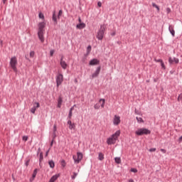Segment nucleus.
Masks as SVG:
<instances>
[{
    "label": "nucleus",
    "instance_id": "f257e3e1",
    "mask_svg": "<svg viewBox=\"0 0 182 182\" xmlns=\"http://www.w3.org/2000/svg\"><path fill=\"white\" fill-rule=\"evenodd\" d=\"M46 26V23L45 21L40 22L38 23V39L41 41V43L45 42V27Z\"/></svg>",
    "mask_w": 182,
    "mask_h": 182
},
{
    "label": "nucleus",
    "instance_id": "f03ea898",
    "mask_svg": "<svg viewBox=\"0 0 182 182\" xmlns=\"http://www.w3.org/2000/svg\"><path fill=\"white\" fill-rule=\"evenodd\" d=\"M120 136V130L117 131L112 136L107 139V144H114Z\"/></svg>",
    "mask_w": 182,
    "mask_h": 182
},
{
    "label": "nucleus",
    "instance_id": "7ed1b4c3",
    "mask_svg": "<svg viewBox=\"0 0 182 182\" xmlns=\"http://www.w3.org/2000/svg\"><path fill=\"white\" fill-rule=\"evenodd\" d=\"M17 65L18 59L15 56L12 57L10 60V66L11 69H13L14 72H15V73H18V68H16Z\"/></svg>",
    "mask_w": 182,
    "mask_h": 182
},
{
    "label": "nucleus",
    "instance_id": "20e7f679",
    "mask_svg": "<svg viewBox=\"0 0 182 182\" xmlns=\"http://www.w3.org/2000/svg\"><path fill=\"white\" fill-rule=\"evenodd\" d=\"M105 31H106V25L103 24L100 26V30L98 31L97 38L99 41H102L103 39V36L105 35Z\"/></svg>",
    "mask_w": 182,
    "mask_h": 182
},
{
    "label": "nucleus",
    "instance_id": "39448f33",
    "mask_svg": "<svg viewBox=\"0 0 182 182\" xmlns=\"http://www.w3.org/2000/svg\"><path fill=\"white\" fill-rule=\"evenodd\" d=\"M73 159L74 160L75 164H79L80 161H82V159H83V154L80 152H77V155H74L73 156Z\"/></svg>",
    "mask_w": 182,
    "mask_h": 182
},
{
    "label": "nucleus",
    "instance_id": "423d86ee",
    "mask_svg": "<svg viewBox=\"0 0 182 182\" xmlns=\"http://www.w3.org/2000/svg\"><path fill=\"white\" fill-rule=\"evenodd\" d=\"M150 130L146 128L139 129L135 132V134H136L137 136H143V134H150Z\"/></svg>",
    "mask_w": 182,
    "mask_h": 182
},
{
    "label": "nucleus",
    "instance_id": "0eeeda50",
    "mask_svg": "<svg viewBox=\"0 0 182 182\" xmlns=\"http://www.w3.org/2000/svg\"><path fill=\"white\" fill-rule=\"evenodd\" d=\"M63 82V75L58 74L56 77L57 87H59V86L62 85Z\"/></svg>",
    "mask_w": 182,
    "mask_h": 182
},
{
    "label": "nucleus",
    "instance_id": "6e6552de",
    "mask_svg": "<svg viewBox=\"0 0 182 182\" xmlns=\"http://www.w3.org/2000/svg\"><path fill=\"white\" fill-rule=\"evenodd\" d=\"M120 122H121V120H120V116L114 115V119H113V124H114V126H119Z\"/></svg>",
    "mask_w": 182,
    "mask_h": 182
},
{
    "label": "nucleus",
    "instance_id": "1a4fd4ad",
    "mask_svg": "<svg viewBox=\"0 0 182 182\" xmlns=\"http://www.w3.org/2000/svg\"><path fill=\"white\" fill-rule=\"evenodd\" d=\"M39 102H34L33 107L31 109V112L35 114V112H36V109L40 107Z\"/></svg>",
    "mask_w": 182,
    "mask_h": 182
},
{
    "label": "nucleus",
    "instance_id": "9d476101",
    "mask_svg": "<svg viewBox=\"0 0 182 182\" xmlns=\"http://www.w3.org/2000/svg\"><path fill=\"white\" fill-rule=\"evenodd\" d=\"M60 65L61 68H63L64 70L67 69L68 68V63H66V62L63 60V56H62L60 58Z\"/></svg>",
    "mask_w": 182,
    "mask_h": 182
},
{
    "label": "nucleus",
    "instance_id": "9b49d317",
    "mask_svg": "<svg viewBox=\"0 0 182 182\" xmlns=\"http://www.w3.org/2000/svg\"><path fill=\"white\" fill-rule=\"evenodd\" d=\"M100 63V61L96 58H94L90 61V66H95L96 65H99Z\"/></svg>",
    "mask_w": 182,
    "mask_h": 182
},
{
    "label": "nucleus",
    "instance_id": "f8f14e48",
    "mask_svg": "<svg viewBox=\"0 0 182 182\" xmlns=\"http://www.w3.org/2000/svg\"><path fill=\"white\" fill-rule=\"evenodd\" d=\"M68 124L69 126L68 127L70 130H75V129H76V125L75 124V123H72L71 120L68 121Z\"/></svg>",
    "mask_w": 182,
    "mask_h": 182
},
{
    "label": "nucleus",
    "instance_id": "ddd939ff",
    "mask_svg": "<svg viewBox=\"0 0 182 182\" xmlns=\"http://www.w3.org/2000/svg\"><path fill=\"white\" fill-rule=\"evenodd\" d=\"M99 73H100V67L97 68L96 71L92 75V77H97V76H99Z\"/></svg>",
    "mask_w": 182,
    "mask_h": 182
},
{
    "label": "nucleus",
    "instance_id": "4468645a",
    "mask_svg": "<svg viewBox=\"0 0 182 182\" xmlns=\"http://www.w3.org/2000/svg\"><path fill=\"white\" fill-rule=\"evenodd\" d=\"M169 63H171V65L178 63V59L176 58H169Z\"/></svg>",
    "mask_w": 182,
    "mask_h": 182
},
{
    "label": "nucleus",
    "instance_id": "2eb2a0df",
    "mask_svg": "<svg viewBox=\"0 0 182 182\" xmlns=\"http://www.w3.org/2000/svg\"><path fill=\"white\" fill-rule=\"evenodd\" d=\"M77 29H83L86 28V24L85 23H80L76 26Z\"/></svg>",
    "mask_w": 182,
    "mask_h": 182
},
{
    "label": "nucleus",
    "instance_id": "dca6fc26",
    "mask_svg": "<svg viewBox=\"0 0 182 182\" xmlns=\"http://www.w3.org/2000/svg\"><path fill=\"white\" fill-rule=\"evenodd\" d=\"M63 102V100L62 99V97H60L58 100V107H59V108L62 107Z\"/></svg>",
    "mask_w": 182,
    "mask_h": 182
},
{
    "label": "nucleus",
    "instance_id": "f3484780",
    "mask_svg": "<svg viewBox=\"0 0 182 182\" xmlns=\"http://www.w3.org/2000/svg\"><path fill=\"white\" fill-rule=\"evenodd\" d=\"M36 174H38V169H35L32 176V178L30 179V181L35 180V177H36Z\"/></svg>",
    "mask_w": 182,
    "mask_h": 182
},
{
    "label": "nucleus",
    "instance_id": "a211bd4d",
    "mask_svg": "<svg viewBox=\"0 0 182 182\" xmlns=\"http://www.w3.org/2000/svg\"><path fill=\"white\" fill-rule=\"evenodd\" d=\"M168 30H169V32H171L172 36H174L176 33V32L174 31V28L171 26H169Z\"/></svg>",
    "mask_w": 182,
    "mask_h": 182
},
{
    "label": "nucleus",
    "instance_id": "6ab92c4d",
    "mask_svg": "<svg viewBox=\"0 0 182 182\" xmlns=\"http://www.w3.org/2000/svg\"><path fill=\"white\" fill-rule=\"evenodd\" d=\"M48 164L50 167V168H55V162L52 160L48 161Z\"/></svg>",
    "mask_w": 182,
    "mask_h": 182
},
{
    "label": "nucleus",
    "instance_id": "aec40b11",
    "mask_svg": "<svg viewBox=\"0 0 182 182\" xmlns=\"http://www.w3.org/2000/svg\"><path fill=\"white\" fill-rule=\"evenodd\" d=\"M114 160L117 164H120V163H122V159H120V157H115Z\"/></svg>",
    "mask_w": 182,
    "mask_h": 182
},
{
    "label": "nucleus",
    "instance_id": "412c9836",
    "mask_svg": "<svg viewBox=\"0 0 182 182\" xmlns=\"http://www.w3.org/2000/svg\"><path fill=\"white\" fill-rule=\"evenodd\" d=\"M99 103H102L101 104V107H105V99H100V100H99Z\"/></svg>",
    "mask_w": 182,
    "mask_h": 182
},
{
    "label": "nucleus",
    "instance_id": "4be33fe9",
    "mask_svg": "<svg viewBox=\"0 0 182 182\" xmlns=\"http://www.w3.org/2000/svg\"><path fill=\"white\" fill-rule=\"evenodd\" d=\"M38 18L40 19H43V21H45V15L42 12H40L38 14Z\"/></svg>",
    "mask_w": 182,
    "mask_h": 182
},
{
    "label": "nucleus",
    "instance_id": "5701e85b",
    "mask_svg": "<svg viewBox=\"0 0 182 182\" xmlns=\"http://www.w3.org/2000/svg\"><path fill=\"white\" fill-rule=\"evenodd\" d=\"M74 109H75V107H73L70 108V112H69V114H68L69 119H72V112H73Z\"/></svg>",
    "mask_w": 182,
    "mask_h": 182
},
{
    "label": "nucleus",
    "instance_id": "b1692460",
    "mask_svg": "<svg viewBox=\"0 0 182 182\" xmlns=\"http://www.w3.org/2000/svg\"><path fill=\"white\" fill-rule=\"evenodd\" d=\"M98 159L100 160V161H102L105 159V155L102 153H100Z\"/></svg>",
    "mask_w": 182,
    "mask_h": 182
},
{
    "label": "nucleus",
    "instance_id": "393cba45",
    "mask_svg": "<svg viewBox=\"0 0 182 182\" xmlns=\"http://www.w3.org/2000/svg\"><path fill=\"white\" fill-rule=\"evenodd\" d=\"M56 130H57L56 125H54V127H53V139H55V137H56Z\"/></svg>",
    "mask_w": 182,
    "mask_h": 182
},
{
    "label": "nucleus",
    "instance_id": "a878e982",
    "mask_svg": "<svg viewBox=\"0 0 182 182\" xmlns=\"http://www.w3.org/2000/svg\"><path fill=\"white\" fill-rule=\"evenodd\" d=\"M53 21L55 23H58V19L56 18V15L55 14V12L53 14Z\"/></svg>",
    "mask_w": 182,
    "mask_h": 182
},
{
    "label": "nucleus",
    "instance_id": "bb28decb",
    "mask_svg": "<svg viewBox=\"0 0 182 182\" xmlns=\"http://www.w3.org/2000/svg\"><path fill=\"white\" fill-rule=\"evenodd\" d=\"M43 160V153L41 152L40 154V159H39L40 164L41 163H42Z\"/></svg>",
    "mask_w": 182,
    "mask_h": 182
},
{
    "label": "nucleus",
    "instance_id": "cd10ccee",
    "mask_svg": "<svg viewBox=\"0 0 182 182\" xmlns=\"http://www.w3.org/2000/svg\"><path fill=\"white\" fill-rule=\"evenodd\" d=\"M73 175L71 176V178H72L73 180H75V178H76V177H77V173L73 172Z\"/></svg>",
    "mask_w": 182,
    "mask_h": 182
},
{
    "label": "nucleus",
    "instance_id": "c85d7f7f",
    "mask_svg": "<svg viewBox=\"0 0 182 182\" xmlns=\"http://www.w3.org/2000/svg\"><path fill=\"white\" fill-rule=\"evenodd\" d=\"M152 6H153L154 8H156L158 11H160V8L159 7V6H157V4L153 3V4H152Z\"/></svg>",
    "mask_w": 182,
    "mask_h": 182
},
{
    "label": "nucleus",
    "instance_id": "c756f323",
    "mask_svg": "<svg viewBox=\"0 0 182 182\" xmlns=\"http://www.w3.org/2000/svg\"><path fill=\"white\" fill-rule=\"evenodd\" d=\"M136 120L139 123H143V119L141 117H136Z\"/></svg>",
    "mask_w": 182,
    "mask_h": 182
},
{
    "label": "nucleus",
    "instance_id": "7c9ffc66",
    "mask_svg": "<svg viewBox=\"0 0 182 182\" xmlns=\"http://www.w3.org/2000/svg\"><path fill=\"white\" fill-rule=\"evenodd\" d=\"M94 109H100V105L99 104H95V106H94Z\"/></svg>",
    "mask_w": 182,
    "mask_h": 182
},
{
    "label": "nucleus",
    "instance_id": "2f4dec72",
    "mask_svg": "<svg viewBox=\"0 0 182 182\" xmlns=\"http://www.w3.org/2000/svg\"><path fill=\"white\" fill-rule=\"evenodd\" d=\"M61 166L62 167H66V162L65 161V160L61 161Z\"/></svg>",
    "mask_w": 182,
    "mask_h": 182
},
{
    "label": "nucleus",
    "instance_id": "473e14b6",
    "mask_svg": "<svg viewBox=\"0 0 182 182\" xmlns=\"http://www.w3.org/2000/svg\"><path fill=\"white\" fill-rule=\"evenodd\" d=\"M35 56V51L30 52V58H33Z\"/></svg>",
    "mask_w": 182,
    "mask_h": 182
},
{
    "label": "nucleus",
    "instance_id": "72a5a7b5",
    "mask_svg": "<svg viewBox=\"0 0 182 182\" xmlns=\"http://www.w3.org/2000/svg\"><path fill=\"white\" fill-rule=\"evenodd\" d=\"M62 14H63V12L62 11V10L59 11L58 15V18L59 19V18H60V16H62Z\"/></svg>",
    "mask_w": 182,
    "mask_h": 182
},
{
    "label": "nucleus",
    "instance_id": "f704fd0d",
    "mask_svg": "<svg viewBox=\"0 0 182 182\" xmlns=\"http://www.w3.org/2000/svg\"><path fill=\"white\" fill-rule=\"evenodd\" d=\"M131 171H132V173H137V169L132 168H131Z\"/></svg>",
    "mask_w": 182,
    "mask_h": 182
},
{
    "label": "nucleus",
    "instance_id": "c9c22d12",
    "mask_svg": "<svg viewBox=\"0 0 182 182\" xmlns=\"http://www.w3.org/2000/svg\"><path fill=\"white\" fill-rule=\"evenodd\" d=\"M54 53H55V50H50V56H53Z\"/></svg>",
    "mask_w": 182,
    "mask_h": 182
},
{
    "label": "nucleus",
    "instance_id": "e433bc0d",
    "mask_svg": "<svg viewBox=\"0 0 182 182\" xmlns=\"http://www.w3.org/2000/svg\"><path fill=\"white\" fill-rule=\"evenodd\" d=\"M166 12H167V14H170V12H171V8H166Z\"/></svg>",
    "mask_w": 182,
    "mask_h": 182
},
{
    "label": "nucleus",
    "instance_id": "4c0bfd02",
    "mask_svg": "<svg viewBox=\"0 0 182 182\" xmlns=\"http://www.w3.org/2000/svg\"><path fill=\"white\" fill-rule=\"evenodd\" d=\"M23 140L24 141H28V136H23Z\"/></svg>",
    "mask_w": 182,
    "mask_h": 182
},
{
    "label": "nucleus",
    "instance_id": "58836bf2",
    "mask_svg": "<svg viewBox=\"0 0 182 182\" xmlns=\"http://www.w3.org/2000/svg\"><path fill=\"white\" fill-rule=\"evenodd\" d=\"M149 151L151 153L153 151H156V148H151L149 149Z\"/></svg>",
    "mask_w": 182,
    "mask_h": 182
},
{
    "label": "nucleus",
    "instance_id": "ea45409f",
    "mask_svg": "<svg viewBox=\"0 0 182 182\" xmlns=\"http://www.w3.org/2000/svg\"><path fill=\"white\" fill-rule=\"evenodd\" d=\"M182 99V94H181L178 97V101L180 102V100Z\"/></svg>",
    "mask_w": 182,
    "mask_h": 182
},
{
    "label": "nucleus",
    "instance_id": "a19ab883",
    "mask_svg": "<svg viewBox=\"0 0 182 182\" xmlns=\"http://www.w3.org/2000/svg\"><path fill=\"white\" fill-rule=\"evenodd\" d=\"M91 50H92V46H89L87 47V50H88L89 52H90Z\"/></svg>",
    "mask_w": 182,
    "mask_h": 182
},
{
    "label": "nucleus",
    "instance_id": "79ce46f5",
    "mask_svg": "<svg viewBox=\"0 0 182 182\" xmlns=\"http://www.w3.org/2000/svg\"><path fill=\"white\" fill-rule=\"evenodd\" d=\"M97 5H98L99 8H100L102 6V2L99 1L97 3Z\"/></svg>",
    "mask_w": 182,
    "mask_h": 182
},
{
    "label": "nucleus",
    "instance_id": "37998d69",
    "mask_svg": "<svg viewBox=\"0 0 182 182\" xmlns=\"http://www.w3.org/2000/svg\"><path fill=\"white\" fill-rule=\"evenodd\" d=\"M25 164H26V167H28V166H29V161H27Z\"/></svg>",
    "mask_w": 182,
    "mask_h": 182
},
{
    "label": "nucleus",
    "instance_id": "c03bdc74",
    "mask_svg": "<svg viewBox=\"0 0 182 182\" xmlns=\"http://www.w3.org/2000/svg\"><path fill=\"white\" fill-rule=\"evenodd\" d=\"M178 141H179V143H181V141H182V136L178 139Z\"/></svg>",
    "mask_w": 182,
    "mask_h": 182
},
{
    "label": "nucleus",
    "instance_id": "a18cd8bd",
    "mask_svg": "<svg viewBox=\"0 0 182 182\" xmlns=\"http://www.w3.org/2000/svg\"><path fill=\"white\" fill-rule=\"evenodd\" d=\"M78 22H80V23H82V18H80V17H79L78 18Z\"/></svg>",
    "mask_w": 182,
    "mask_h": 182
},
{
    "label": "nucleus",
    "instance_id": "49530a36",
    "mask_svg": "<svg viewBox=\"0 0 182 182\" xmlns=\"http://www.w3.org/2000/svg\"><path fill=\"white\" fill-rule=\"evenodd\" d=\"M49 154V150L46 151V157H48V155Z\"/></svg>",
    "mask_w": 182,
    "mask_h": 182
},
{
    "label": "nucleus",
    "instance_id": "de8ad7c7",
    "mask_svg": "<svg viewBox=\"0 0 182 182\" xmlns=\"http://www.w3.org/2000/svg\"><path fill=\"white\" fill-rule=\"evenodd\" d=\"M111 35H112V36H114V35H116V32H112V33H111Z\"/></svg>",
    "mask_w": 182,
    "mask_h": 182
},
{
    "label": "nucleus",
    "instance_id": "09e8293b",
    "mask_svg": "<svg viewBox=\"0 0 182 182\" xmlns=\"http://www.w3.org/2000/svg\"><path fill=\"white\" fill-rule=\"evenodd\" d=\"M161 151H162V153H166V149H161Z\"/></svg>",
    "mask_w": 182,
    "mask_h": 182
},
{
    "label": "nucleus",
    "instance_id": "8fccbe9b",
    "mask_svg": "<svg viewBox=\"0 0 182 182\" xmlns=\"http://www.w3.org/2000/svg\"><path fill=\"white\" fill-rule=\"evenodd\" d=\"M128 182H134V180L130 178V179H129Z\"/></svg>",
    "mask_w": 182,
    "mask_h": 182
},
{
    "label": "nucleus",
    "instance_id": "3c124183",
    "mask_svg": "<svg viewBox=\"0 0 182 182\" xmlns=\"http://www.w3.org/2000/svg\"><path fill=\"white\" fill-rule=\"evenodd\" d=\"M161 63L162 68L164 69V63H163V61H162Z\"/></svg>",
    "mask_w": 182,
    "mask_h": 182
},
{
    "label": "nucleus",
    "instance_id": "603ef678",
    "mask_svg": "<svg viewBox=\"0 0 182 182\" xmlns=\"http://www.w3.org/2000/svg\"><path fill=\"white\" fill-rule=\"evenodd\" d=\"M156 62H161V63L163 62L161 60H157Z\"/></svg>",
    "mask_w": 182,
    "mask_h": 182
},
{
    "label": "nucleus",
    "instance_id": "864d4df0",
    "mask_svg": "<svg viewBox=\"0 0 182 182\" xmlns=\"http://www.w3.org/2000/svg\"><path fill=\"white\" fill-rule=\"evenodd\" d=\"M6 2V0H3V4H5Z\"/></svg>",
    "mask_w": 182,
    "mask_h": 182
},
{
    "label": "nucleus",
    "instance_id": "5fc2aeb1",
    "mask_svg": "<svg viewBox=\"0 0 182 182\" xmlns=\"http://www.w3.org/2000/svg\"><path fill=\"white\" fill-rule=\"evenodd\" d=\"M50 146H53V141L51 142Z\"/></svg>",
    "mask_w": 182,
    "mask_h": 182
}]
</instances>
